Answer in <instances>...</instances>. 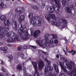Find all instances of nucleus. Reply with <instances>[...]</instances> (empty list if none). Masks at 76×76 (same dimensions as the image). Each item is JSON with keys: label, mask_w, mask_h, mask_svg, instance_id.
<instances>
[{"label": "nucleus", "mask_w": 76, "mask_h": 76, "mask_svg": "<svg viewBox=\"0 0 76 76\" xmlns=\"http://www.w3.org/2000/svg\"><path fill=\"white\" fill-rule=\"evenodd\" d=\"M13 23L14 24V26H13V28L15 30H16L17 29V23H16V21H14L13 22Z\"/></svg>", "instance_id": "nucleus-18"}, {"label": "nucleus", "mask_w": 76, "mask_h": 76, "mask_svg": "<svg viewBox=\"0 0 76 76\" xmlns=\"http://www.w3.org/2000/svg\"><path fill=\"white\" fill-rule=\"evenodd\" d=\"M75 7H76V4H75Z\"/></svg>", "instance_id": "nucleus-53"}, {"label": "nucleus", "mask_w": 76, "mask_h": 76, "mask_svg": "<svg viewBox=\"0 0 76 76\" xmlns=\"http://www.w3.org/2000/svg\"><path fill=\"white\" fill-rule=\"evenodd\" d=\"M33 8H34V7H33Z\"/></svg>", "instance_id": "nucleus-62"}, {"label": "nucleus", "mask_w": 76, "mask_h": 76, "mask_svg": "<svg viewBox=\"0 0 76 76\" xmlns=\"http://www.w3.org/2000/svg\"><path fill=\"white\" fill-rule=\"evenodd\" d=\"M52 24L56 25V26H57V27L60 26V23L58 22H55L54 21H53L52 22Z\"/></svg>", "instance_id": "nucleus-15"}, {"label": "nucleus", "mask_w": 76, "mask_h": 76, "mask_svg": "<svg viewBox=\"0 0 76 76\" xmlns=\"http://www.w3.org/2000/svg\"><path fill=\"white\" fill-rule=\"evenodd\" d=\"M49 42L50 44H53L54 42H53V39L50 40L49 41Z\"/></svg>", "instance_id": "nucleus-30"}, {"label": "nucleus", "mask_w": 76, "mask_h": 76, "mask_svg": "<svg viewBox=\"0 0 76 76\" xmlns=\"http://www.w3.org/2000/svg\"><path fill=\"white\" fill-rule=\"evenodd\" d=\"M35 7L36 8V9H38V7L35 6Z\"/></svg>", "instance_id": "nucleus-47"}, {"label": "nucleus", "mask_w": 76, "mask_h": 76, "mask_svg": "<svg viewBox=\"0 0 76 76\" xmlns=\"http://www.w3.org/2000/svg\"><path fill=\"white\" fill-rule=\"evenodd\" d=\"M1 69L2 70V71H3V72H5V70H4V69L2 68Z\"/></svg>", "instance_id": "nucleus-44"}, {"label": "nucleus", "mask_w": 76, "mask_h": 76, "mask_svg": "<svg viewBox=\"0 0 76 76\" xmlns=\"http://www.w3.org/2000/svg\"><path fill=\"white\" fill-rule=\"evenodd\" d=\"M30 76H31V75H30Z\"/></svg>", "instance_id": "nucleus-59"}, {"label": "nucleus", "mask_w": 76, "mask_h": 76, "mask_svg": "<svg viewBox=\"0 0 76 76\" xmlns=\"http://www.w3.org/2000/svg\"><path fill=\"white\" fill-rule=\"evenodd\" d=\"M61 59L62 60H63L64 61V62H65L66 63V61H67V59L64 57H62L61 58Z\"/></svg>", "instance_id": "nucleus-26"}, {"label": "nucleus", "mask_w": 76, "mask_h": 76, "mask_svg": "<svg viewBox=\"0 0 76 76\" xmlns=\"http://www.w3.org/2000/svg\"><path fill=\"white\" fill-rule=\"evenodd\" d=\"M64 51L65 53V54H66V51H65L64 50Z\"/></svg>", "instance_id": "nucleus-48"}, {"label": "nucleus", "mask_w": 76, "mask_h": 76, "mask_svg": "<svg viewBox=\"0 0 76 76\" xmlns=\"http://www.w3.org/2000/svg\"><path fill=\"white\" fill-rule=\"evenodd\" d=\"M31 47H32V48H34V49H36V48H37V47L35 46H32Z\"/></svg>", "instance_id": "nucleus-39"}, {"label": "nucleus", "mask_w": 76, "mask_h": 76, "mask_svg": "<svg viewBox=\"0 0 76 76\" xmlns=\"http://www.w3.org/2000/svg\"><path fill=\"white\" fill-rule=\"evenodd\" d=\"M68 68H69V70H72V67L71 66H69L68 67Z\"/></svg>", "instance_id": "nucleus-35"}, {"label": "nucleus", "mask_w": 76, "mask_h": 76, "mask_svg": "<svg viewBox=\"0 0 76 76\" xmlns=\"http://www.w3.org/2000/svg\"><path fill=\"white\" fill-rule=\"evenodd\" d=\"M1 29H2V27H0V34H1H1L0 33H1ZM1 36H0V37Z\"/></svg>", "instance_id": "nucleus-37"}, {"label": "nucleus", "mask_w": 76, "mask_h": 76, "mask_svg": "<svg viewBox=\"0 0 76 76\" xmlns=\"http://www.w3.org/2000/svg\"><path fill=\"white\" fill-rule=\"evenodd\" d=\"M8 58H9L10 59V60H13V56L12 55H11L8 56Z\"/></svg>", "instance_id": "nucleus-29"}, {"label": "nucleus", "mask_w": 76, "mask_h": 76, "mask_svg": "<svg viewBox=\"0 0 76 76\" xmlns=\"http://www.w3.org/2000/svg\"><path fill=\"white\" fill-rule=\"evenodd\" d=\"M8 45L9 47H12V45L11 44H9Z\"/></svg>", "instance_id": "nucleus-45"}, {"label": "nucleus", "mask_w": 76, "mask_h": 76, "mask_svg": "<svg viewBox=\"0 0 76 76\" xmlns=\"http://www.w3.org/2000/svg\"><path fill=\"white\" fill-rule=\"evenodd\" d=\"M38 62L39 68V69H42L43 67H44V62H43L41 60H39Z\"/></svg>", "instance_id": "nucleus-10"}, {"label": "nucleus", "mask_w": 76, "mask_h": 76, "mask_svg": "<svg viewBox=\"0 0 76 76\" xmlns=\"http://www.w3.org/2000/svg\"><path fill=\"white\" fill-rule=\"evenodd\" d=\"M66 50L67 52L68 53H72L73 52V50H72L71 51H70V50L69 49V48H68V47H66Z\"/></svg>", "instance_id": "nucleus-25"}, {"label": "nucleus", "mask_w": 76, "mask_h": 76, "mask_svg": "<svg viewBox=\"0 0 76 76\" xmlns=\"http://www.w3.org/2000/svg\"><path fill=\"white\" fill-rule=\"evenodd\" d=\"M0 18L1 20L4 21V24L6 26V27L5 29L4 28V27H2L1 29V33L0 34V38H3L4 37V35H6L7 37H9L10 36V34H9V32L8 33L7 31H9V27L8 25H10V22L9 20H7V22H6V17L4 15H2Z\"/></svg>", "instance_id": "nucleus-1"}, {"label": "nucleus", "mask_w": 76, "mask_h": 76, "mask_svg": "<svg viewBox=\"0 0 76 76\" xmlns=\"http://www.w3.org/2000/svg\"><path fill=\"white\" fill-rule=\"evenodd\" d=\"M45 39H43L40 41V42L38 41H37L38 45L41 47H43L44 45H46L48 44L49 42V39H48V37L45 36Z\"/></svg>", "instance_id": "nucleus-7"}, {"label": "nucleus", "mask_w": 76, "mask_h": 76, "mask_svg": "<svg viewBox=\"0 0 76 76\" xmlns=\"http://www.w3.org/2000/svg\"><path fill=\"white\" fill-rule=\"evenodd\" d=\"M12 1H14V0H12Z\"/></svg>", "instance_id": "nucleus-57"}, {"label": "nucleus", "mask_w": 76, "mask_h": 76, "mask_svg": "<svg viewBox=\"0 0 76 76\" xmlns=\"http://www.w3.org/2000/svg\"><path fill=\"white\" fill-rule=\"evenodd\" d=\"M76 51L74 50L73 51V53H72V55L73 56V55H75V54H76Z\"/></svg>", "instance_id": "nucleus-34"}, {"label": "nucleus", "mask_w": 76, "mask_h": 76, "mask_svg": "<svg viewBox=\"0 0 76 76\" xmlns=\"http://www.w3.org/2000/svg\"><path fill=\"white\" fill-rule=\"evenodd\" d=\"M23 71L24 75L26 76L27 74H26V68H25V67H23Z\"/></svg>", "instance_id": "nucleus-23"}, {"label": "nucleus", "mask_w": 76, "mask_h": 76, "mask_svg": "<svg viewBox=\"0 0 76 76\" xmlns=\"http://www.w3.org/2000/svg\"><path fill=\"white\" fill-rule=\"evenodd\" d=\"M62 5L63 6H65L66 4V0H62Z\"/></svg>", "instance_id": "nucleus-24"}, {"label": "nucleus", "mask_w": 76, "mask_h": 76, "mask_svg": "<svg viewBox=\"0 0 76 76\" xmlns=\"http://www.w3.org/2000/svg\"><path fill=\"white\" fill-rule=\"evenodd\" d=\"M64 27H64L63 28H64Z\"/></svg>", "instance_id": "nucleus-61"}, {"label": "nucleus", "mask_w": 76, "mask_h": 76, "mask_svg": "<svg viewBox=\"0 0 76 76\" xmlns=\"http://www.w3.org/2000/svg\"><path fill=\"white\" fill-rule=\"evenodd\" d=\"M36 25L37 26H40L41 25V20H37L35 22Z\"/></svg>", "instance_id": "nucleus-17"}, {"label": "nucleus", "mask_w": 76, "mask_h": 76, "mask_svg": "<svg viewBox=\"0 0 76 76\" xmlns=\"http://www.w3.org/2000/svg\"><path fill=\"white\" fill-rule=\"evenodd\" d=\"M59 21L60 22V21H62L63 23H64V24H66V20H64L63 19H60L59 20Z\"/></svg>", "instance_id": "nucleus-22"}, {"label": "nucleus", "mask_w": 76, "mask_h": 76, "mask_svg": "<svg viewBox=\"0 0 76 76\" xmlns=\"http://www.w3.org/2000/svg\"><path fill=\"white\" fill-rule=\"evenodd\" d=\"M6 0L7 1H9V0Z\"/></svg>", "instance_id": "nucleus-55"}, {"label": "nucleus", "mask_w": 76, "mask_h": 76, "mask_svg": "<svg viewBox=\"0 0 76 76\" xmlns=\"http://www.w3.org/2000/svg\"><path fill=\"white\" fill-rule=\"evenodd\" d=\"M23 48L24 49H28V46H24Z\"/></svg>", "instance_id": "nucleus-33"}, {"label": "nucleus", "mask_w": 76, "mask_h": 76, "mask_svg": "<svg viewBox=\"0 0 76 76\" xmlns=\"http://www.w3.org/2000/svg\"><path fill=\"white\" fill-rule=\"evenodd\" d=\"M15 11H17V9H16L15 10Z\"/></svg>", "instance_id": "nucleus-52"}, {"label": "nucleus", "mask_w": 76, "mask_h": 76, "mask_svg": "<svg viewBox=\"0 0 76 76\" xmlns=\"http://www.w3.org/2000/svg\"><path fill=\"white\" fill-rule=\"evenodd\" d=\"M1 74H0V76H1Z\"/></svg>", "instance_id": "nucleus-56"}, {"label": "nucleus", "mask_w": 76, "mask_h": 76, "mask_svg": "<svg viewBox=\"0 0 76 76\" xmlns=\"http://www.w3.org/2000/svg\"><path fill=\"white\" fill-rule=\"evenodd\" d=\"M31 35H32V32L31 33Z\"/></svg>", "instance_id": "nucleus-50"}, {"label": "nucleus", "mask_w": 76, "mask_h": 76, "mask_svg": "<svg viewBox=\"0 0 76 76\" xmlns=\"http://www.w3.org/2000/svg\"><path fill=\"white\" fill-rule=\"evenodd\" d=\"M59 64L61 68V69L63 70V71L65 73H67V75H69L70 76H72L73 75V76H76V74H74L72 73H75L76 74V68L72 71V72H71L69 73L68 71L66 70V69L64 67L63 65V64L61 62H59Z\"/></svg>", "instance_id": "nucleus-6"}, {"label": "nucleus", "mask_w": 76, "mask_h": 76, "mask_svg": "<svg viewBox=\"0 0 76 76\" xmlns=\"http://www.w3.org/2000/svg\"><path fill=\"white\" fill-rule=\"evenodd\" d=\"M15 76V75H12V76Z\"/></svg>", "instance_id": "nucleus-54"}, {"label": "nucleus", "mask_w": 76, "mask_h": 76, "mask_svg": "<svg viewBox=\"0 0 76 76\" xmlns=\"http://www.w3.org/2000/svg\"><path fill=\"white\" fill-rule=\"evenodd\" d=\"M18 1H19V0H18Z\"/></svg>", "instance_id": "nucleus-60"}, {"label": "nucleus", "mask_w": 76, "mask_h": 76, "mask_svg": "<svg viewBox=\"0 0 76 76\" xmlns=\"http://www.w3.org/2000/svg\"><path fill=\"white\" fill-rule=\"evenodd\" d=\"M41 31L39 30H37V31H35L33 34V36L35 38H37L38 37V34H40Z\"/></svg>", "instance_id": "nucleus-12"}, {"label": "nucleus", "mask_w": 76, "mask_h": 76, "mask_svg": "<svg viewBox=\"0 0 76 76\" xmlns=\"http://www.w3.org/2000/svg\"><path fill=\"white\" fill-rule=\"evenodd\" d=\"M65 11L67 12V13H71V10L70 8L68 7H66L65 8Z\"/></svg>", "instance_id": "nucleus-19"}, {"label": "nucleus", "mask_w": 76, "mask_h": 76, "mask_svg": "<svg viewBox=\"0 0 76 76\" xmlns=\"http://www.w3.org/2000/svg\"><path fill=\"white\" fill-rule=\"evenodd\" d=\"M42 53H43V54H46V52H45L43 51H42Z\"/></svg>", "instance_id": "nucleus-42"}, {"label": "nucleus", "mask_w": 76, "mask_h": 76, "mask_svg": "<svg viewBox=\"0 0 76 76\" xmlns=\"http://www.w3.org/2000/svg\"><path fill=\"white\" fill-rule=\"evenodd\" d=\"M19 27L20 28V29L18 30V34H19L20 35V38H22L24 40H26V39H28V33H25V37H23V36H22V35L21 34L22 33L23 34L24 32L25 31H26V29L25 28H23V26H22V24L20 23L19 25ZM20 32L21 34L20 33Z\"/></svg>", "instance_id": "nucleus-4"}, {"label": "nucleus", "mask_w": 76, "mask_h": 76, "mask_svg": "<svg viewBox=\"0 0 76 76\" xmlns=\"http://www.w3.org/2000/svg\"><path fill=\"white\" fill-rule=\"evenodd\" d=\"M53 1L55 3L56 5H53L52 7H51L50 8H49L48 9V11H50L51 12H53L56 9H57L56 11V13H58L60 12L59 9L60 8V0H49V1H50V3H52L53 2Z\"/></svg>", "instance_id": "nucleus-2"}, {"label": "nucleus", "mask_w": 76, "mask_h": 76, "mask_svg": "<svg viewBox=\"0 0 76 76\" xmlns=\"http://www.w3.org/2000/svg\"><path fill=\"white\" fill-rule=\"evenodd\" d=\"M20 12H21L20 11Z\"/></svg>", "instance_id": "nucleus-63"}, {"label": "nucleus", "mask_w": 76, "mask_h": 76, "mask_svg": "<svg viewBox=\"0 0 76 76\" xmlns=\"http://www.w3.org/2000/svg\"><path fill=\"white\" fill-rule=\"evenodd\" d=\"M74 7L72 5H71L70 7L71 8H72V9H73V8L74 9V8H74V7Z\"/></svg>", "instance_id": "nucleus-41"}, {"label": "nucleus", "mask_w": 76, "mask_h": 76, "mask_svg": "<svg viewBox=\"0 0 76 76\" xmlns=\"http://www.w3.org/2000/svg\"><path fill=\"white\" fill-rule=\"evenodd\" d=\"M45 61L47 62V63H48V66L46 67H45V74H47V72H48V70H49L48 71V73L50 72V75H49V76H56L55 74L53 75L51 74V72H52V70L51 69V65H50V64H51V62L50 61H48V60H47V59L46 58H45Z\"/></svg>", "instance_id": "nucleus-5"}, {"label": "nucleus", "mask_w": 76, "mask_h": 76, "mask_svg": "<svg viewBox=\"0 0 76 76\" xmlns=\"http://www.w3.org/2000/svg\"><path fill=\"white\" fill-rule=\"evenodd\" d=\"M9 34H10L11 38H9L7 40L8 42H15L16 39L17 41H19V35L18 36L15 34L13 31H10L9 32Z\"/></svg>", "instance_id": "nucleus-3"}, {"label": "nucleus", "mask_w": 76, "mask_h": 76, "mask_svg": "<svg viewBox=\"0 0 76 76\" xmlns=\"http://www.w3.org/2000/svg\"><path fill=\"white\" fill-rule=\"evenodd\" d=\"M45 17L46 18V19H47V20H48V22H50V18L48 17L47 16H46Z\"/></svg>", "instance_id": "nucleus-27"}, {"label": "nucleus", "mask_w": 76, "mask_h": 76, "mask_svg": "<svg viewBox=\"0 0 76 76\" xmlns=\"http://www.w3.org/2000/svg\"><path fill=\"white\" fill-rule=\"evenodd\" d=\"M18 54H19V53H18Z\"/></svg>", "instance_id": "nucleus-64"}, {"label": "nucleus", "mask_w": 76, "mask_h": 76, "mask_svg": "<svg viewBox=\"0 0 76 76\" xmlns=\"http://www.w3.org/2000/svg\"><path fill=\"white\" fill-rule=\"evenodd\" d=\"M51 35H52L53 38H56L57 37V35L55 34H52Z\"/></svg>", "instance_id": "nucleus-28"}, {"label": "nucleus", "mask_w": 76, "mask_h": 76, "mask_svg": "<svg viewBox=\"0 0 76 76\" xmlns=\"http://www.w3.org/2000/svg\"><path fill=\"white\" fill-rule=\"evenodd\" d=\"M44 6H45V4H42V8L43 9L44 7Z\"/></svg>", "instance_id": "nucleus-38"}, {"label": "nucleus", "mask_w": 76, "mask_h": 76, "mask_svg": "<svg viewBox=\"0 0 76 76\" xmlns=\"http://www.w3.org/2000/svg\"><path fill=\"white\" fill-rule=\"evenodd\" d=\"M54 43L55 44H58V40H55L54 41Z\"/></svg>", "instance_id": "nucleus-32"}, {"label": "nucleus", "mask_w": 76, "mask_h": 76, "mask_svg": "<svg viewBox=\"0 0 76 76\" xmlns=\"http://www.w3.org/2000/svg\"><path fill=\"white\" fill-rule=\"evenodd\" d=\"M0 49L1 50L3 51L4 53H6L7 52V50H8V48L6 46L4 47H1Z\"/></svg>", "instance_id": "nucleus-11"}, {"label": "nucleus", "mask_w": 76, "mask_h": 76, "mask_svg": "<svg viewBox=\"0 0 76 76\" xmlns=\"http://www.w3.org/2000/svg\"><path fill=\"white\" fill-rule=\"evenodd\" d=\"M28 18H30V22L31 24L33 25L34 26H35V23L34 22V20H36L37 19H39V18L37 17H33V14L31 13L29 14V15L28 16Z\"/></svg>", "instance_id": "nucleus-8"}, {"label": "nucleus", "mask_w": 76, "mask_h": 76, "mask_svg": "<svg viewBox=\"0 0 76 76\" xmlns=\"http://www.w3.org/2000/svg\"><path fill=\"white\" fill-rule=\"evenodd\" d=\"M53 67L54 68V69L55 70L56 72L57 73H58L59 71L58 70V66L56 64H53Z\"/></svg>", "instance_id": "nucleus-16"}, {"label": "nucleus", "mask_w": 76, "mask_h": 76, "mask_svg": "<svg viewBox=\"0 0 76 76\" xmlns=\"http://www.w3.org/2000/svg\"><path fill=\"white\" fill-rule=\"evenodd\" d=\"M1 64H3V61H1Z\"/></svg>", "instance_id": "nucleus-46"}, {"label": "nucleus", "mask_w": 76, "mask_h": 76, "mask_svg": "<svg viewBox=\"0 0 76 76\" xmlns=\"http://www.w3.org/2000/svg\"><path fill=\"white\" fill-rule=\"evenodd\" d=\"M17 69H18V70H22V66L20 64L18 65L17 67Z\"/></svg>", "instance_id": "nucleus-21"}, {"label": "nucleus", "mask_w": 76, "mask_h": 76, "mask_svg": "<svg viewBox=\"0 0 76 76\" xmlns=\"http://www.w3.org/2000/svg\"><path fill=\"white\" fill-rule=\"evenodd\" d=\"M22 49V48H18V51H20V49Z\"/></svg>", "instance_id": "nucleus-43"}, {"label": "nucleus", "mask_w": 76, "mask_h": 76, "mask_svg": "<svg viewBox=\"0 0 76 76\" xmlns=\"http://www.w3.org/2000/svg\"><path fill=\"white\" fill-rule=\"evenodd\" d=\"M48 16L51 19H53V20H55L56 19V16L54 14H48Z\"/></svg>", "instance_id": "nucleus-14"}, {"label": "nucleus", "mask_w": 76, "mask_h": 76, "mask_svg": "<svg viewBox=\"0 0 76 76\" xmlns=\"http://www.w3.org/2000/svg\"><path fill=\"white\" fill-rule=\"evenodd\" d=\"M25 19V16L23 15H21L19 17V18L18 19V20H19L20 23H21V22H22Z\"/></svg>", "instance_id": "nucleus-13"}, {"label": "nucleus", "mask_w": 76, "mask_h": 76, "mask_svg": "<svg viewBox=\"0 0 76 76\" xmlns=\"http://www.w3.org/2000/svg\"><path fill=\"white\" fill-rule=\"evenodd\" d=\"M4 6V4L1 0H0V8H2Z\"/></svg>", "instance_id": "nucleus-20"}, {"label": "nucleus", "mask_w": 76, "mask_h": 76, "mask_svg": "<svg viewBox=\"0 0 76 76\" xmlns=\"http://www.w3.org/2000/svg\"><path fill=\"white\" fill-rule=\"evenodd\" d=\"M56 56L57 58H59V55L57 54L56 55Z\"/></svg>", "instance_id": "nucleus-40"}, {"label": "nucleus", "mask_w": 76, "mask_h": 76, "mask_svg": "<svg viewBox=\"0 0 76 76\" xmlns=\"http://www.w3.org/2000/svg\"><path fill=\"white\" fill-rule=\"evenodd\" d=\"M63 28V27H62V28Z\"/></svg>", "instance_id": "nucleus-58"}, {"label": "nucleus", "mask_w": 76, "mask_h": 76, "mask_svg": "<svg viewBox=\"0 0 76 76\" xmlns=\"http://www.w3.org/2000/svg\"><path fill=\"white\" fill-rule=\"evenodd\" d=\"M3 45V43L0 41V45Z\"/></svg>", "instance_id": "nucleus-36"}, {"label": "nucleus", "mask_w": 76, "mask_h": 76, "mask_svg": "<svg viewBox=\"0 0 76 76\" xmlns=\"http://www.w3.org/2000/svg\"><path fill=\"white\" fill-rule=\"evenodd\" d=\"M20 57H21L22 58H23V57L24 56V54L22 53L20 55Z\"/></svg>", "instance_id": "nucleus-31"}, {"label": "nucleus", "mask_w": 76, "mask_h": 76, "mask_svg": "<svg viewBox=\"0 0 76 76\" xmlns=\"http://www.w3.org/2000/svg\"><path fill=\"white\" fill-rule=\"evenodd\" d=\"M47 35H50V34H47Z\"/></svg>", "instance_id": "nucleus-51"}, {"label": "nucleus", "mask_w": 76, "mask_h": 76, "mask_svg": "<svg viewBox=\"0 0 76 76\" xmlns=\"http://www.w3.org/2000/svg\"><path fill=\"white\" fill-rule=\"evenodd\" d=\"M32 0L33 1H34V2H35V1H36V0Z\"/></svg>", "instance_id": "nucleus-49"}, {"label": "nucleus", "mask_w": 76, "mask_h": 76, "mask_svg": "<svg viewBox=\"0 0 76 76\" xmlns=\"http://www.w3.org/2000/svg\"><path fill=\"white\" fill-rule=\"evenodd\" d=\"M33 66H34L35 69V72L34 74V76H39V74L38 72V67L37 66V64L36 62L32 63Z\"/></svg>", "instance_id": "nucleus-9"}]
</instances>
